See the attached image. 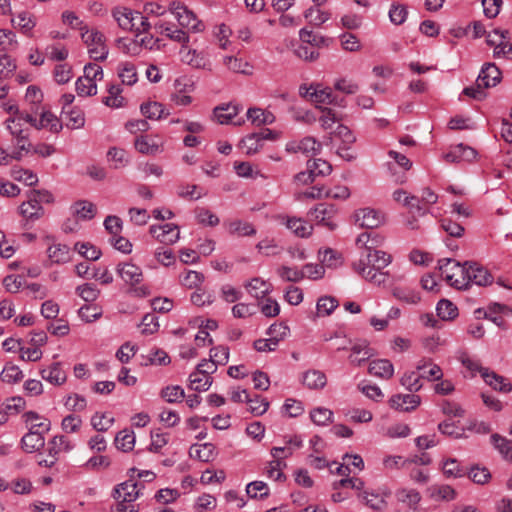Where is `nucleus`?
I'll list each match as a JSON object with an SVG mask.
<instances>
[{"label": "nucleus", "instance_id": "obj_22", "mask_svg": "<svg viewBox=\"0 0 512 512\" xmlns=\"http://www.w3.org/2000/svg\"><path fill=\"white\" fill-rule=\"evenodd\" d=\"M480 374L484 381L494 390L500 392H510L512 385L503 376L496 374L494 371L480 370Z\"/></svg>", "mask_w": 512, "mask_h": 512}, {"label": "nucleus", "instance_id": "obj_16", "mask_svg": "<svg viewBox=\"0 0 512 512\" xmlns=\"http://www.w3.org/2000/svg\"><path fill=\"white\" fill-rule=\"evenodd\" d=\"M40 375L42 379L54 386H61L67 380L66 372L63 370L60 362H53L46 368H42Z\"/></svg>", "mask_w": 512, "mask_h": 512}, {"label": "nucleus", "instance_id": "obj_50", "mask_svg": "<svg viewBox=\"0 0 512 512\" xmlns=\"http://www.w3.org/2000/svg\"><path fill=\"white\" fill-rule=\"evenodd\" d=\"M279 277L288 282H299L305 278V273L295 267L281 266L277 269Z\"/></svg>", "mask_w": 512, "mask_h": 512}, {"label": "nucleus", "instance_id": "obj_4", "mask_svg": "<svg viewBox=\"0 0 512 512\" xmlns=\"http://www.w3.org/2000/svg\"><path fill=\"white\" fill-rule=\"evenodd\" d=\"M169 10L174 14L182 27H186L194 32H200L203 30V23L197 20L196 15L180 2H171Z\"/></svg>", "mask_w": 512, "mask_h": 512}, {"label": "nucleus", "instance_id": "obj_26", "mask_svg": "<svg viewBox=\"0 0 512 512\" xmlns=\"http://www.w3.org/2000/svg\"><path fill=\"white\" fill-rule=\"evenodd\" d=\"M212 382V377L202 374L200 368H196L189 376V388L194 391H206L210 388Z\"/></svg>", "mask_w": 512, "mask_h": 512}, {"label": "nucleus", "instance_id": "obj_29", "mask_svg": "<svg viewBox=\"0 0 512 512\" xmlns=\"http://www.w3.org/2000/svg\"><path fill=\"white\" fill-rule=\"evenodd\" d=\"M180 54L181 60L194 68H204L207 64V60L202 53H198L193 49H187L186 45H182Z\"/></svg>", "mask_w": 512, "mask_h": 512}, {"label": "nucleus", "instance_id": "obj_3", "mask_svg": "<svg viewBox=\"0 0 512 512\" xmlns=\"http://www.w3.org/2000/svg\"><path fill=\"white\" fill-rule=\"evenodd\" d=\"M133 480L125 481L114 489V498L117 500L116 512H137L132 504L138 496L139 489Z\"/></svg>", "mask_w": 512, "mask_h": 512}, {"label": "nucleus", "instance_id": "obj_60", "mask_svg": "<svg viewBox=\"0 0 512 512\" xmlns=\"http://www.w3.org/2000/svg\"><path fill=\"white\" fill-rule=\"evenodd\" d=\"M12 177L17 180L24 182L27 186H34L38 182V177L30 170L15 168L12 170Z\"/></svg>", "mask_w": 512, "mask_h": 512}, {"label": "nucleus", "instance_id": "obj_44", "mask_svg": "<svg viewBox=\"0 0 512 512\" xmlns=\"http://www.w3.org/2000/svg\"><path fill=\"white\" fill-rule=\"evenodd\" d=\"M400 383L404 386L409 392H418L423 384L422 378L418 371H410L404 373V375L400 379Z\"/></svg>", "mask_w": 512, "mask_h": 512}, {"label": "nucleus", "instance_id": "obj_25", "mask_svg": "<svg viewBox=\"0 0 512 512\" xmlns=\"http://www.w3.org/2000/svg\"><path fill=\"white\" fill-rule=\"evenodd\" d=\"M369 373L373 376L390 379L394 373L393 364L387 359H378L370 362Z\"/></svg>", "mask_w": 512, "mask_h": 512}, {"label": "nucleus", "instance_id": "obj_13", "mask_svg": "<svg viewBox=\"0 0 512 512\" xmlns=\"http://www.w3.org/2000/svg\"><path fill=\"white\" fill-rule=\"evenodd\" d=\"M421 403V398L416 394H396L389 399L391 408L399 411L410 412Z\"/></svg>", "mask_w": 512, "mask_h": 512}, {"label": "nucleus", "instance_id": "obj_21", "mask_svg": "<svg viewBox=\"0 0 512 512\" xmlns=\"http://www.w3.org/2000/svg\"><path fill=\"white\" fill-rule=\"evenodd\" d=\"M493 33L499 37V43L494 48L493 56L512 59V43L509 42V32L507 30L495 29Z\"/></svg>", "mask_w": 512, "mask_h": 512}, {"label": "nucleus", "instance_id": "obj_33", "mask_svg": "<svg viewBox=\"0 0 512 512\" xmlns=\"http://www.w3.org/2000/svg\"><path fill=\"white\" fill-rule=\"evenodd\" d=\"M393 199L396 202L403 203L404 206L409 207L411 210L415 209L419 214H424L420 201L416 196L409 195L407 191L398 189L393 192Z\"/></svg>", "mask_w": 512, "mask_h": 512}, {"label": "nucleus", "instance_id": "obj_53", "mask_svg": "<svg viewBox=\"0 0 512 512\" xmlns=\"http://www.w3.org/2000/svg\"><path fill=\"white\" fill-rule=\"evenodd\" d=\"M284 467H286V463L282 459H274L269 462L265 473L275 481H282L285 479V475L282 472Z\"/></svg>", "mask_w": 512, "mask_h": 512}, {"label": "nucleus", "instance_id": "obj_41", "mask_svg": "<svg viewBox=\"0 0 512 512\" xmlns=\"http://www.w3.org/2000/svg\"><path fill=\"white\" fill-rule=\"evenodd\" d=\"M398 502L406 504L409 509H416L417 504L421 500L419 492L414 489H401L396 492Z\"/></svg>", "mask_w": 512, "mask_h": 512}, {"label": "nucleus", "instance_id": "obj_36", "mask_svg": "<svg viewBox=\"0 0 512 512\" xmlns=\"http://www.w3.org/2000/svg\"><path fill=\"white\" fill-rule=\"evenodd\" d=\"M247 118L257 126L272 124L275 120V117L271 112L260 108H250L247 111Z\"/></svg>", "mask_w": 512, "mask_h": 512}, {"label": "nucleus", "instance_id": "obj_17", "mask_svg": "<svg viewBox=\"0 0 512 512\" xmlns=\"http://www.w3.org/2000/svg\"><path fill=\"white\" fill-rule=\"evenodd\" d=\"M23 420L28 427V432H39L41 435L47 433L51 428V422L33 411L23 414Z\"/></svg>", "mask_w": 512, "mask_h": 512}, {"label": "nucleus", "instance_id": "obj_12", "mask_svg": "<svg viewBox=\"0 0 512 512\" xmlns=\"http://www.w3.org/2000/svg\"><path fill=\"white\" fill-rule=\"evenodd\" d=\"M356 222L364 228L374 229L384 223V216L372 208H363L355 213Z\"/></svg>", "mask_w": 512, "mask_h": 512}, {"label": "nucleus", "instance_id": "obj_35", "mask_svg": "<svg viewBox=\"0 0 512 512\" xmlns=\"http://www.w3.org/2000/svg\"><path fill=\"white\" fill-rule=\"evenodd\" d=\"M135 148L138 152L147 155H155L160 151L159 144L150 136H139L135 140Z\"/></svg>", "mask_w": 512, "mask_h": 512}, {"label": "nucleus", "instance_id": "obj_42", "mask_svg": "<svg viewBox=\"0 0 512 512\" xmlns=\"http://www.w3.org/2000/svg\"><path fill=\"white\" fill-rule=\"evenodd\" d=\"M437 315L442 320H453L458 316V309L454 303L447 299H441L436 307Z\"/></svg>", "mask_w": 512, "mask_h": 512}, {"label": "nucleus", "instance_id": "obj_7", "mask_svg": "<svg viewBox=\"0 0 512 512\" xmlns=\"http://www.w3.org/2000/svg\"><path fill=\"white\" fill-rule=\"evenodd\" d=\"M149 232L156 240L165 245H172L180 238L179 228L173 223L152 225L149 228Z\"/></svg>", "mask_w": 512, "mask_h": 512}, {"label": "nucleus", "instance_id": "obj_2", "mask_svg": "<svg viewBox=\"0 0 512 512\" xmlns=\"http://www.w3.org/2000/svg\"><path fill=\"white\" fill-rule=\"evenodd\" d=\"M469 264L470 261L461 264L450 258L438 261L439 270L445 281L457 289H468L469 287Z\"/></svg>", "mask_w": 512, "mask_h": 512}, {"label": "nucleus", "instance_id": "obj_32", "mask_svg": "<svg viewBox=\"0 0 512 512\" xmlns=\"http://www.w3.org/2000/svg\"><path fill=\"white\" fill-rule=\"evenodd\" d=\"M326 383V375L319 370H308L303 374V384L309 389H322Z\"/></svg>", "mask_w": 512, "mask_h": 512}, {"label": "nucleus", "instance_id": "obj_31", "mask_svg": "<svg viewBox=\"0 0 512 512\" xmlns=\"http://www.w3.org/2000/svg\"><path fill=\"white\" fill-rule=\"evenodd\" d=\"M47 253L52 263L61 264L70 260V248L65 244H53L48 247Z\"/></svg>", "mask_w": 512, "mask_h": 512}, {"label": "nucleus", "instance_id": "obj_34", "mask_svg": "<svg viewBox=\"0 0 512 512\" xmlns=\"http://www.w3.org/2000/svg\"><path fill=\"white\" fill-rule=\"evenodd\" d=\"M239 113V107L234 104H226L214 108V117L219 124H228Z\"/></svg>", "mask_w": 512, "mask_h": 512}, {"label": "nucleus", "instance_id": "obj_27", "mask_svg": "<svg viewBox=\"0 0 512 512\" xmlns=\"http://www.w3.org/2000/svg\"><path fill=\"white\" fill-rule=\"evenodd\" d=\"M20 213L26 220L35 221L44 215V209L29 196L28 201L21 204Z\"/></svg>", "mask_w": 512, "mask_h": 512}, {"label": "nucleus", "instance_id": "obj_38", "mask_svg": "<svg viewBox=\"0 0 512 512\" xmlns=\"http://www.w3.org/2000/svg\"><path fill=\"white\" fill-rule=\"evenodd\" d=\"M131 23H133V27L130 31H133L136 36H139L140 34H148L150 30L153 29V23L138 11H133V19Z\"/></svg>", "mask_w": 512, "mask_h": 512}, {"label": "nucleus", "instance_id": "obj_63", "mask_svg": "<svg viewBox=\"0 0 512 512\" xmlns=\"http://www.w3.org/2000/svg\"><path fill=\"white\" fill-rule=\"evenodd\" d=\"M495 447L507 459L512 460V442L497 434L492 435Z\"/></svg>", "mask_w": 512, "mask_h": 512}, {"label": "nucleus", "instance_id": "obj_20", "mask_svg": "<svg viewBox=\"0 0 512 512\" xmlns=\"http://www.w3.org/2000/svg\"><path fill=\"white\" fill-rule=\"evenodd\" d=\"M468 275L469 286L471 284L486 286L491 284L493 281L491 274L476 262H470Z\"/></svg>", "mask_w": 512, "mask_h": 512}, {"label": "nucleus", "instance_id": "obj_48", "mask_svg": "<svg viewBox=\"0 0 512 512\" xmlns=\"http://www.w3.org/2000/svg\"><path fill=\"white\" fill-rule=\"evenodd\" d=\"M299 37L303 43H308L317 47L328 46L330 42L329 38H325L319 34H314L312 31L305 28L300 30Z\"/></svg>", "mask_w": 512, "mask_h": 512}, {"label": "nucleus", "instance_id": "obj_19", "mask_svg": "<svg viewBox=\"0 0 512 512\" xmlns=\"http://www.w3.org/2000/svg\"><path fill=\"white\" fill-rule=\"evenodd\" d=\"M73 447L74 445L66 436L57 435L48 441L47 451L49 457L55 458V460L57 461L61 453L69 452L73 449Z\"/></svg>", "mask_w": 512, "mask_h": 512}, {"label": "nucleus", "instance_id": "obj_52", "mask_svg": "<svg viewBox=\"0 0 512 512\" xmlns=\"http://www.w3.org/2000/svg\"><path fill=\"white\" fill-rule=\"evenodd\" d=\"M141 113L148 119L157 120L163 117L164 108L158 102L143 103L140 107Z\"/></svg>", "mask_w": 512, "mask_h": 512}, {"label": "nucleus", "instance_id": "obj_9", "mask_svg": "<svg viewBox=\"0 0 512 512\" xmlns=\"http://www.w3.org/2000/svg\"><path fill=\"white\" fill-rule=\"evenodd\" d=\"M322 144L314 137L307 136L299 141H291L287 143L286 150L292 153H303L307 156L316 155L321 151Z\"/></svg>", "mask_w": 512, "mask_h": 512}, {"label": "nucleus", "instance_id": "obj_46", "mask_svg": "<svg viewBox=\"0 0 512 512\" xmlns=\"http://www.w3.org/2000/svg\"><path fill=\"white\" fill-rule=\"evenodd\" d=\"M349 360L353 365H361L371 357L370 348L366 343L356 344L352 347Z\"/></svg>", "mask_w": 512, "mask_h": 512}, {"label": "nucleus", "instance_id": "obj_45", "mask_svg": "<svg viewBox=\"0 0 512 512\" xmlns=\"http://www.w3.org/2000/svg\"><path fill=\"white\" fill-rule=\"evenodd\" d=\"M245 287L248 288L249 293L257 299L264 298L270 292V285L258 277L253 278Z\"/></svg>", "mask_w": 512, "mask_h": 512}, {"label": "nucleus", "instance_id": "obj_28", "mask_svg": "<svg viewBox=\"0 0 512 512\" xmlns=\"http://www.w3.org/2000/svg\"><path fill=\"white\" fill-rule=\"evenodd\" d=\"M21 444L26 452L33 453L44 447L45 438L39 432L31 431L22 437Z\"/></svg>", "mask_w": 512, "mask_h": 512}, {"label": "nucleus", "instance_id": "obj_1", "mask_svg": "<svg viewBox=\"0 0 512 512\" xmlns=\"http://www.w3.org/2000/svg\"><path fill=\"white\" fill-rule=\"evenodd\" d=\"M392 261V256L374 247H366L358 261L353 263L354 271L374 285H386L390 279L388 271H383Z\"/></svg>", "mask_w": 512, "mask_h": 512}, {"label": "nucleus", "instance_id": "obj_56", "mask_svg": "<svg viewBox=\"0 0 512 512\" xmlns=\"http://www.w3.org/2000/svg\"><path fill=\"white\" fill-rule=\"evenodd\" d=\"M240 145L241 148L245 150L246 154L252 155L262 148L263 143L260 142L259 136H257L256 133H253L243 138Z\"/></svg>", "mask_w": 512, "mask_h": 512}, {"label": "nucleus", "instance_id": "obj_58", "mask_svg": "<svg viewBox=\"0 0 512 512\" xmlns=\"http://www.w3.org/2000/svg\"><path fill=\"white\" fill-rule=\"evenodd\" d=\"M311 101L314 103L332 104L334 102V98L331 89H321L319 85L314 86L313 91L311 93Z\"/></svg>", "mask_w": 512, "mask_h": 512}, {"label": "nucleus", "instance_id": "obj_6", "mask_svg": "<svg viewBox=\"0 0 512 512\" xmlns=\"http://www.w3.org/2000/svg\"><path fill=\"white\" fill-rule=\"evenodd\" d=\"M307 172H301L296 175V179L303 184L312 183L315 176H326L332 171V166L323 159H313L307 162Z\"/></svg>", "mask_w": 512, "mask_h": 512}, {"label": "nucleus", "instance_id": "obj_59", "mask_svg": "<svg viewBox=\"0 0 512 512\" xmlns=\"http://www.w3.org/2000/svg\"><path fill=\"white\" fill-rule=\"evenodd\" d=\"M246 493L251 498H264L269 494V488L263 481H253L246 487Z\"/></svg>", "mask_w": 512, "mask_h": 512}, {"label": "nucleus", "instance_id": "obj_30", "mask_svg": "<svg viewBox=\"0 0 512 512\" xmlns=\"http://www.w3.org/2000/svg\"><path fill=\"white\" fill-rule=\"evenodd\" d=\"M227 225V231L230 235L236 236H254L256 234V229L253 224L242 221V220H233L230 221Z\"/></svg>", "mask_w": 512, "mask_h": 512}, {"label": "nucleus", "instance_id": "obj_62", "mask_svg": "<svg viewBox=\"0 0 512 512\" xmlns=\"http://www.w3.org/2000/svg\"><path fill=\"white\" fill-rule=\"evenodd\" d=\"M362 501L373 510H381L385 507V499L383 495L363 492L360 495Z\"/></svg>", "mask_w": 512, "mask_h": 512}, {"label": "nucleus", "instance_id": "obj_47", "mask_svg": "<svg viewBox=\"0 0 512 512\" xmlns=\"http://www.w3.org/2000/svg\"><path fill=\"white\" fill-rule=\"evenodd\" d=\"M62 114L67 120V126L72 129L81 128L84 126L85 117L82 110L77 108H68L62 111Z\"/></svg>", "mask_w": 512, "mask_h": 512}, {"label": "nucleus", "instance_id": "obj_57", "mask_svg": "<svg viewBox=\"0 0 512 512\" xmlns=\"http://www.w3.org/2000/svg\"><path fill=\"white\" fill-rule=\"evenodd\" d=\"M0 377L3 382L16 383L23 378V373L18 366L8 364L2 370Z\"/></svg>", "mask_w": 512, "mask_h": 512}, {"label": "nucleus", "instance_id": "obj_24", "mask_svg": "<svg viewBox=\"0 0 512 512\" xmlns=\"http://www.w3.org/2000/svg\"><path fill=\"white\" fill-rule=\"evenodd\" d=\"M108 96L102 98V103L110 108L125 106V98L121 95L122 88L119 84H110L107 87Z\"/></svg>", "mask_w": 512, "mask_h": 512}, {"label": "nucleus", "instance_id": "obj_55", "mask_svg": "<svg viewBox=\"0 0 512 512\" xmlns=\"http://www.w3.org/2000/svg\"><path fill=\"white\" fill-rule=\"evenodd\" d=\"M383 242L384 237L374 231L362 233L357 238V243L364 244L365 248L374 247V249H377L379 246L383 244Z\"/></svg>", "mask_w": 512, "mask_h": 512}, {"label": "nucleus", "instance_id": "obj_51", "mask_svg": "<svg viewBox=\"0 0 512 512\" xmlns=\"http://www.w3.org/2000/svg\"><path fill=\"white\" fill-rule=\"evenodd\" d=\"M443 472L447 476L461 478L467 475L468 470L459 465L458 461L454 458H449L443 463Z\"/></svg>", "mask_w": 512, "mask_h": 512}, {"label": "nucleus", "instance_id": "obj_40", "mask_svg": "<svg viewBox=\"0 0 512 512\" xmlns=\"http://www.w3.org/2000/svg\"><path fill=\"white\" fill-rule=\"evenodd\" d=\"M224 64L230 71L234 73H241L245 75L252 74V66L243 59L227 56L224 58Z\"/></svg>", "mask_w": 512, "mask_h": 512}, {"label": "nucleus", "instance_id": "obj_39", "mask_svg": "<svg viewBox=\"0 0 512 512\" xmlns=\"http://www.w3.org/2000/svg\"><path fill=\"white\" fill-rule=\"evenodd\" d=\"M115 445L123 452L131 451L135 445L134 432L127 429L118 432L115 437Z\"/></svg>", "mask_w": 512, "mask_h": 512}, {"label": "nucleus", "instance_id": "obj_11", "mask_svg": "<svg viewBox=\"0 0 512 512\" xmlns=\"http://www.w3.org/2000/svg\"><path fill=\"white\" fill-rule=\"evenodd\" d=\"M116 271L120 278L130 286L139 285L143 280L142 269L133 263H119Z\"/></svg>", "mask_w": 512, "mask_h": 512}, {"label": "nucleus", "instance_id": "obj_18", "mask_svg": "<svg viewBox=\"0 0 512 512\" xmlns=\"http://www.w3.org/2000/svg\"><path fill=\"white\" fill-rule=\"evenodd\" d=\"M501 81V71L494 63H486L477 78L485 88L494 87Z\"/></svg>", "mask_w": 512, "mask_h": 512}, {"label": "nucleus", "instance_id": "obj_15", "mask_svg": "<svg viewBox=\"0 0 512 512\" xmlns=\"http://www.w3.org/2000/svg\"><path fill=\"white\" fill-rule=\"evenodd\" d=\"M509 311L510 309L506 305L492 303L487 307V309H477L475 313L478 315V317L483 316L484 318L491 320L497 326L505 328L506 323L502 314H505Z\"/></svg>", "mask_w": 512, "mask_h": 512}, {"label": "nucleus", "instance_id": "obj_61", "mask_svg": "<svg viewBox=\"0 0 512 512\" xmlns=\"http://www.w3.org/2000/svg\"><path fill=\"white\" fill-rule=\"evenodd\" d=\"M76 91L79 96H94L97 94V85L82 76L76 81Z\"/></svg>", "mask_w": 512, "mask_h": 512}, {"label": "nucleus", "instance_id": "obj_5", "mask_svg": "<svg viewBox=\"0 0 512 512\" xmlns=\"http://www.w3.org/2000/svg\"><path fill=\"white\" fill-rule=\"evenodd\" d=\"M335 214V206L327 203H320L308 212V216L311 220L315 221L317 224L327 227L331 231L337 226L333 221Z\"/></svg>", "mask_w": 512, "mask_h": 512}, {"label": "nucleus", "instance_id": "obj_14", "mask_svg": "<svg viewBox=\"0 0 512 512\" xmlns=\"http://www.w3.org/2000/svg\"><path fill=\"white\" fill-rule=\"evenodd\" d=\"M153 30L156 33L166 35L169 39L181 43L182 45H187L189 42V36L186 32L175 28L174 25H171L167 22L157 20L155 23H153Z\"/></svg>", "mask_w": 512, "mask_h": 512}, {"label": "nucleus", "instance_id": "obj_49", "mask_svg": "<svg viewBox=\"0 0 512 512\" xmlns=\"http://www.w3.org/2000/svg\"><path fill=\"white\" fill-rule=\"evenodd\" d=\"M49 128L52 132H59L61 125L58 118L49 111L41 113L40 120H37L36 129Z\"/></svg>", "mask_w": 512, "mask_h": 512}, {"label": "nucleus", "instance_id": "obj_43", "mask_svg": "<svg viewBox=\"0 0 512 512\" xmlns=\"http://www.w3.org/2000/svg\"><path fill=\"white\" fill-rule=\"evenodd\" d=\"M118 76L123 84L133 85L137 82L136 67L133 63L125 62L121 63L118 67Z\"/></svg>", "mask_w": 512, "mask_h": 512}, {"label": "nucleus", "instance_id": "obj_37", "mask_svg": "<svg viewBox=\"0 0 512 512\" xmlns=\"http://www.w3.org/2000/svg\"><path fill=\"white\" fill-rule=\"evenodd\" d=\"M112 15L120 28L129 31L132 29L133 23L131 22L133 19V11L131 9L125 7H116L113 9Z\"/></svg>", "mask_w": 512, "mask_h": 512}, {"label": "nucleus", "instance_id": "obj_10", "mask_svg": "<svg viewBox=\"0 0 512 512\" xmlns=\"http://www.w3.org/2000/svg\"><path fill=\"white\" fill-rule=\"evenodd\" d=\"M477 156V151L462 143L451 146L450 150L444 154V159L449 163H459L462 161L470 162Z\"/></svg>", "mask_w": 512, "mask_h": 512}, {"label": "nucleus", "instance_id": "obj_54", "mask_svg": "<svg viewBox=\"0 0 512 512\" xmlns=\"http://www.w3.org/2000/svg\"><path fill=\"white\" fill-rule=\"evenodd\" d=\"M333 412L327 408L318 407L310 412L312 422L324 426L332 422Z\"/></svg>", "mask_w": 512, "mask_h": 512}, {"label": "nucleus", "instance_id": "obj_8", "mask_svg": "<svg viewBox=\"0 0 512 512\" xmlns=\"http://www.w3.org/2000/svg\"><path fill=\"white\" fill-rule=\"evenodd\" d=\"M278 220L297 237L308 238L313 232V226L302 218L280 215Z\"/></svg>", "mask_w": 512, "mask_h": 512}, {"label": "nucleus", "instance_id": "obj_64", "mask_svg": "<svg viewBox=\"0 0 512 512\" xmlns=\"http://www.w3.org/2000/svg\"><path fill=\"white\" fill-rule=\"evenodd\" d=\"M161 396L169 403L181 402L185 397L180 386H168L161 391Z\"/></svg>", "mask_w": 512, "mask_h": 512}, {"label": "nucleus", "instance_id": "obj_23", "mask_svg": "<svg viewBox=\"0 0 512 512\" xmlns=\"http://www.w3.org/2000/svg\"><path fill=\"white\" fill-rule=\"evenodd\" d=\"M416 370L419 372L422 379L429 381L439 380L442 378L443 373L437 364L432 363L431 360H421L416 365Z\"/></svg>", "mask_w": 512, "mask_h": 512}]
</instances>
